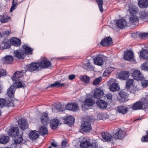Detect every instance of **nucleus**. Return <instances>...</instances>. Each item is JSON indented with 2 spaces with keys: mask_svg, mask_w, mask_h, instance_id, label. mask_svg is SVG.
<instances>
[{
  "mask_svg": "<svg viewBox=\"0 0 148 148\" xmlns=\"http://www.w3.org/2000/svg\"><path fill=\"white\" fill-rule=\"evenodd\" d=\"M139 19H118L114 20L112 22H111L110 26H112V28H114L116 25L118 27L122 29L127 26H130L132 25H136L139 23Z\"/></svg>",
  "mask_w": 148,
  "mask_h": 148,
  "instance_id": "1",
  "label": "nucleus"
},
{
  "mask_svg": "<svg viewBox=\"0 0 148 148\" xmlns=\"http://www.w3.org/2000/svg\"><path fill=\"white\" fill-rule=\"evenodd\" d=\"M95 103V101L89 96L86 98L84 104L82 106V108L83 110H86L89 109V107L93 105Z\"/></svg>",
  "mask_w": 148,
  "mask_h": 148,
  "instance_id": "2",
  "label": "nucleus"
},
{
  "mask_svg": "<svg viewBox=\"0 0 148 148\" xmlns=\"http://www.w3.org/2000/svg\"><path fill=\"white\" fill-rule=\"evenodd\" d=\"M108 84H111L109 87L111 91L114 92L119 90L120 88L118 84L115 79H110L108 82Z\"/></svg>",
  "mask_w": 148,
  "mask_h": 148,
  "instance_id": "3",
  "label": "nucleus"
},
{
  "mask_svg": "<svg viewBox=\"0 0 148 148\" xmlns=\"http://www.w3.org/2000/svg\"><path fill=\"white\" fill-rule=\"evenodd\" d=\"M129 11L131 15L129 18H138L137 15L138 9L137 7L133 5L129 6Z\"/></svg>",
  "mask_w": 148,
  "mask_h": 148,
  "instance_id": "4",
  "label": "nucleus"
},
{
  "mask_svg": "<svg viewBox=\"0 0 148 148\" xmlns=\"http://www.w3.org/2000/svg\"><path fill=\"white\" fill-rule=\"evenodd\" d=\"M39 63L40 67L41 68L46 69L51 66L52 64L51 62L46 58H42L41 61Z\"/></svg>",
  "mask_w": 148,
  "mask_h": 148,
  "instance_id": "5",
  "label": "nucleus"
},
{
  "mask_svg": "<svg viewBox=\"0 0 148 148\" xmlns=\"http://www.w3.org/2000/svg\"><path fill=\"white\" fill-rule=\"evenodd\" d=\"M40 67L39 63L33 62L25 66V71L33 72L37 70Z\"/></svg>",
  "mask_w": 148,
  "mask_h": 148,
  "instance_id": "6",
  "label": "nucleus"
},
{
  "mask_svg": "<svg viewBox=\"0 0 148 148\" xmlns=\"http://www.w3.org/2000/svg\"><path fill=\"white\" fill-rule=\"evenodd\" d=\"M89 142L86 140L83 141L80 143V146L82 148H98V144L97 142L93 143L92 144L89 145Z\"/></svg>",
  "mask_w": 148,
  "mask_h": 148,
  "instance_id": "7",
  "label": "nucleus"
},
{
  "mask_svg": "<svg viewBox=\"0 0 148 148\" xmlns=\"http://www.w3.org/2000/svg\"><path fill=\"white\" fill-rule=\"evenodd\" d=\"M125 136V132L121 129H118L116 130V133L113 135V137L116 139H121Z\"/></svg>",
  "mask_w": 148,
  "mask_h": 148,
  "instance_id": "8",
  "label": "nucleus"
},
{
  "mask_svg": "<svg viewBox=\"0 0 148 148\" xmlns=\"http://www.w3.org/2000/svg\"><path fill=\"white\" fill-rule=\"evenodd\" d=\"M148 108V106L147 105H144L141 101L135 103L132 106L133 109L135 110Z\"/></svg>",
  "mask_w": 148,
  "mask_h": 148,
  "instance_id": "9",
  "label": "nucleus"
},
{
  "mask_svg": "<svg viewBox=\"0 0 148 148\" xmlns=\"http://www.w3.org/2000/svg\"><path fill=\"white\" fill-rule=\"evenodd\" d=\"M134 53L133 52L131 51H127L125 53L124 58L125 60H132L133 63H135L136 61L133 60Z\"/></svg>",
  "mask_w": 148,
  "mask_h": 148,
  "instance_id": "10",
  "label": "nucleus"
},
{
  "mask_svg": "<svg viewBox=\"0 0 148 148\" xmlns=\"http://www.w3.org/2000/svg\"><path fill=\"white\" fill-rule=\"evenodd\" d=\"M132 76L134 79L140 81L144 77L143 74L138 70H135L133 72Z\"/></svg>",
  "mask_w": 148,
  "mask_h": 148,
  "instance_id": "11",
  "label": "nucleus"
},
{
  "mask_svg": "<svg viewBox=\"0 0 148 148\" xmlns=\"http://www.w3.org/2000/svg\"><path fill=\"white\" fill-rule=\"evenodd\" d=\"M65 108L69 110L76 111L78 109V106L75 103H71L67 104Z\"/></svg>",
  "mask_w": 148,
  "mask_h": 148,
  "instance_id": "12",
  "label": "nucleus"
},
{
  "mask_svg": "<svg viewBox=\"0 0 148 148\" xmlns=\"http://www.w3.org/2000/svg\"><path fill=\"white\" fill-rule=\"evenodd\" d=\"M8 135L12 137H14L17 136L19 134V129L18 127H14L10 129L8 132Z\"/></svg>",
  "mask_w": 148,
  "mask_h": 148,
  "instance_id": "13",
  "label": "nucleus"
},
{
  "mask_svg": "<svg viewBox=\"0 0 148 148\" xmlns=\"http://www.w3.org/2000/svg\"><path fill=\"white\" fill-rule=\"evenodd\" d=\"M82 129L86 132H88L91 130V127L90 123L88 122H84L81 125Z\"/></svg>",
  "mask_w": 148,
  "mask_h": 148,
  "instance_id": "14",
  "label": "nucleus"
},
{
  "mask_svg": "<svg viewBox=\"0 0 148 148\" xmlns=\"http://www.w3.org/2000/svg\"><path fill=\"white\" fill-rule=\"evenodd\" d=\"M132 36L134 38L136 37L137 36H138L140 39L145 40L148 38V33H139L137 32L132 34Z\"/></svg>",
  "mask_w": 148,
  "mask_h": 148,
  "instance_id": "15",
  "label": "nucleus"
},
{
  "mask_svg": "<svg viewBox=\"0 0 148 148\" xmlns=\"http://www.w3.org/2000/svg\"><path fill=\"white\" fill-rule=\"evenodd\" d=\"M112 43V39L110 37H108L104 38L100 43L101 45L104 46H108Z\"/></svg>",
  "mask_w": 148,
  "mask_h": 148,
  "instance_id": "16",
  "label": "nucleus"
},
{
  "mask_svg": "<svg viewBox=\"0 0 148 148\" xmlns=\"http://www.w3.org/2000/svg\"><path fill=\"white\" fill-rule=\"evenodd\" d=\"M14 54L15 56L18 59L23 58L25 56L24 51L23 50L21 49L14 51Z\"/></svg>",
  "mask_w": 148,
  "mask_h": 148,
  "instance_id": "17",
  "label": "nucleus"
},
{
  "mask_svg": "<svg viewBox=\"0 0 148 148\" xmlns=\"http://www.w3.org/2000/svg\"><path fill=\"white\" fill-rule=\"evenodd\" d=\"M129 76V72L127 71H122L119 73L118 78L123 80H126Z\"/></svg>",
  "mask_w": 148,
  "mask_h": 148,
  "instance_id": "18",
  "label": "nucleus"
},
{
  "mask_svg": "<svg viewBox=\"0 0 148 148\" xmlns=\"http://www.w3.org/2000/svg\"><path fill=\"white\" fill-rule=\"evenodd\" d=\"M18 124L20 128L23 130H24L28 127L27 122L24 119H19L18 121Z\"/></svg>",
  "mask_w": 148,
  "mask_h": 148,
  "instance_id": "19",
  "label": "nucleus"
},
{
  "mask_svg": "<svg viewBox=\"0 0 148 148\" xmlns=\"http://www.w3.org/2000/svg\"><path fill=\"white\" fill-rule=\"evenodd\" d=\"M103 92L101 90L96 88L94 92V96L95 98L100 99L103 97Z\"/></svg>",
  "mask_w": 148,
  "mask_h": 148,
  "instance_id": "20",
  "label": "nucleus"
},
{
  "mask_svg": "<svg viewBox=\"0 0 148 148\" xmlns=\"http://www.w3.org/2000/svg\"><path fill=\"white\" fill-rule=\"evenodd\" d=\"M60 121L57 119H53L50 122V126L53 129H56L59 125Z\"/></svg>",
  "mask_w": 148,
  "mask_h": 148,
  "instance_id": "21",
  "label": "nucleus"
},
{
  "mask_svg": "<svg viewBox=\"0 0 148 148\" xmlns=\"http://www.w3.org/2000/svg\"><path fill=\"white\" fill-rule=\"evenodd\" d=\"M2 60L4 64H11L13 61V58L11 56L8 55L3 58Z\"/></svg>",
  "mask_w": 148,
  "mask_h": 148,
  "instance_id": "22",
  "label": "nucleus"
},
{
  "mask_svg": "<svg viewBox=\"0 0 148 148\" xmlns=\"http://www.w3.org/2000/svg\"><path fill=\"white\" fill-rule=\"evenodd\" d=\"M93 61L95 64L101 66L103 64V60L102 58L99 56H98L93 59Z\"/></svg>",
  "mask_w": 148,
  "mask_h": 148,
  "instance_id": "23",
  "label": "nucleus"
},
{
  "mask_svg": "<svg viewBox=\"0 0 148 148\" xmlns=\"http://www.w3.org/2000/svg\"><path fill=\"white\" fill-rule=\"evenodd\" d=\"M74 118L71 116H68L65 119V123L68 124L70 126L74 124Z\"/></svg>",
  "mask_w": 148,
  "mask_h": 148,
  "instance_id": "24",
  "label": "nucleus"
},
{
  "mask_svg": "<svg viewBox=\"0 0 148 148\" xmlns=\"http://www.w3.org/2000/svg\"><path fill=\"white\" fill-rule=\"evenodd\" d=\"M138 5L141 8H146L148 6V0H138Z\"/></svg>",
  "mask_w": 148,
  "mask_h": 148,
  "instance_id": "25",
  "label": "nucleus"
},
{
  "mask_svg": "<svg viewBox=\"0 0 148 148\" xmlns=\"http://www.w3.org/2000/svg\"><path fill=\"white\" fill-rule=\"evenodd\" d=\"M14 83V87L16 88H22L25 86V85L24 83L21 82L20 79L15 80H12Z\"/></svg>",
  "mask_w": 148,
  "mask_h": 148,
  "instance_id": "26",
  "label": "nucleus"
},
{
  "mask_svg": "<svg viewBox=\"0 0 148 148\" xmlns=\"http://www.w3.org/2000/svg\"><path fill=\"white\" fill-rule=\"evenodd\" d=\"M41 121L42 123L44 125H47L48 123L49 120L47 113H43L41 117Z\"/></svg>",
  "mask_w": 148,
  "mask_h": 148,
  "instance_id": "27",
  "label": "nucleus"
},
{
  "mask_svg": "<svg viewBox=\"0 0 148 148\" xmlns=\"http://www.w3.org/2000/svg\"><path fill=\"white\" fill-rule=\"evenodd\" d=\"M101 135L105 141H110L111 140L112 136L108 133L107 132H102L101 133Z\"/></svg>",
  "mask_w": 148,
  "mask_h": 148,
  "instance_id": "28",
  "label": "nucleus"
},
{
  "mask_svg": "<svg viewBox=\"0 0 148 148\" xmlns=\"http://www.w3.org/2000/svg\"><path fill=\"white\" fill-rule=\"evenodd\" d=\"M10 42L14 46L16 47L19 46L21 44V41L18 39L16 38H13L11 39Z\"/></svg>",
  "mask_w": 148,
  "mask_h": 148,
  "instance_id": "29",
  "label": "nucleus"
},
{
  "mask_svg": "<svg viewBox=\"0 0 148 148\" xmlns=\"http://www.w3.org/2000/svg\"><path fill=\"white\" fill-rule=\"evenodd\" d=\"M15 91V88L13 86H11L8 90L7 94L10 97H13L14 96Z\"/></svg>",
  "mask_w": 148,
  "mask_h": 148,
  "instance_id": "30",
  "label": "nucleus"
},
{
  "mask_svg": "<svg viewBox=\"0 0 148 148\" xmlns=\"http://www.w3.org/2000/svg\"><path fill=\"white\" fill-rule=\"evenodd\" d=\"M39 136L38 132L36 131H31L29 135V138L32 140L35 139Z\"/></svg>",
  "mask_w": 148,
  "mask_h": 148,
  "instance_id": "31",
  "label": "nucleus"
},
{
  "mask_svg": "<svg viewBox=\"0 0 148 148\" xmlns=\"http://www.w3.org/2000/svg\"><path fill=\"white\" fill-rule=\"evenodd\" d=\"M23 48L25 50V54H31L32 53L33 49L30 48L27 45L25 44L23 46Z\"/></svg>",
  "mask_w": 148,
  "mask_h": 148,
  "instance_id": "32",
  "label": "nucleus"
},
{
  "mask_svg": "<svg viewBox=\"0 0 148 148\" xmlns=\"http://www.w3.org/2000/svg\"><path fill=\"white\" fill-rule=\"evenodd\" d=\"M119 95L120 97L119 100L121 102H124L126 101V99L127 97V95L123 90H122L120 92Z\"/></svg>",
  "mask_w": 148,
  "mask_h": 148,
  "instance_id": "33",
  "label": "nucleus"
},
{
  "mask_svg": "<svg viewBox=\"0 0 148 148\" xmlns=\"http://www.w3.org/2000/svg\"><path fill=\"white\" fill-rule=\"evenodd\" d=\"M97 104L99 106L102 108H106L108 104L105 101L101 100H98L97 102Z\"/></svg>",
  "mask_w": 148,
  "mask_h": 148,
  "instance_id": "34",
  "label": "nucleus"
},
{
  "mask_svg": "<svg viewBox=\"0 0 148 148\" xmlns=\"http://www.w3.org/2000/svg\"><path fill=\"white\" fill-rule=\"evenodd\" d=\"M138 18H148V13L145 10L140 11L139 12Z\"/></svg>",
  "mask_w": 148,
  "mask_h": 148,
  "instance_id": "35",
  "label": "nucleus"
},
{
  "mask_svg": "<svg viewBox=\"0 0 148 148\" xmlns=\"http://www.w3.org/2000/svg\"><path fill=\"white\" fill-rule=\"evenodd\" d=\"M117 110L119 113L124 114L127 112L128 110L125 106H120L117 107Z\"/></svg>",
  "mask_w": 148,
  "mask_h": 148,
  "instance_id": "36",
  "label": "nucleus"
},
{
  "mask_svg": "<svg viewBox=\"0 0 148 148\" xmlns=\"http://www.w3.org/2000/svg\"><path fill=\"white\" fill-rule=\"evenodd\" d=\"M114 68L112 67H109L106 68L103 74V76H108L109 74L114 70Z\"/></svg>",
  "mask_w": 148,
  "mask_h": 148,
  "instance_id": "37",
  "label": "nucleus"
},
{
  "mask_svg": "<svg viewBox=\"0 0 148 148\" xmlns=\"http://www.w3.org/2000/svg\"><path fill=\"white\" fill-rule=\"evenodd\" d=\"M140 56L145 60H148V50L144 49L141 52Z\"/></svg>",
  "mask_w": 148,
  "mask_h": 148,
  "instance_id": "38",
  "label": "nucleus"
},
{
  "mask_svg": "<svg viewBox=\"0 0 148 148\" xmlns=\"http://www.w3.org/2000/svg\"><path fill=\"white\" fill-rule=\"evenodd\" d=\"M22 75V74L21 72L17 71L14 73L13 76L11 78L12 80L20 79L19 78Z\"/></svg>",
  "mask_w": 148,
  "mask_h": 148,
  "instance_id": "39",
  "label": "nucleus"
},
{
  "mask_svg": "<svg viewBox=\"0 0 148 148\" xmlns=\"http://www.w3.org/2000/svg\"><path fill=\"white\" fill-rule=\"evenodd\" d=\"M23 139L21 136H20L18 137H16L14 139V142L15 144H12L11 145V147H12L13 146L15 147L16 148V145L15 144H18L20 143L22 141Z\"/></svg>",
  "mask_w": 148,
  "mask_h": 148,
  "instance_id": "40",
  "label": "nucleus"
},
{
  "mask_svg": "<svg viewBox=\"0 0 148 148\" xmlns=\"http://www.w3.org/2000/svg\"><path fill=\"white\" fill-rule=\"evenodd\" d=\"M39 131L40 134L43 135L47 134L48 133L47 129L45 126H41Z\"/></svg>",
  "mask_w": 148,
  "mask_h": 148,
  "instance_id": "41",
  "label": "nucleus"
},
{
  "mask_svg": "<svg viewBox=\"0 0 148 148\" xmlns=\"http://www.w3.org/2000/svg\"><path fill=\"white\" fill-rule=\"evenodd\" d=\"M134 80L133 79H130L127 80L126 82V88L127 89H130L131 87L134 85Z\"/></svg>",
  "mask_w": 148,
  "mask_h": 148,
  "instance_id": "42",
  "label": "nucleus"
},
{
  "mask_svg": "<svg viewBox=\"0 0 148 148\" xmlns=\"http://www.w3.org/2000/svg\"><path fill=\"white\" fill-rule=\"evenodd\" d=\"M8 40H5L2 42V46L3 49L9 48L10 47V42Z\"/></svg>",
  "mask_w": 148,
  "mask_h": 148,
  "instance_id": "43",
  "label": "nucleus"
},
{
  "mask_svg": "<svg viewBox=\"0 0 148 148\" xmlns=\"http://www.w3.org/2000/svg\"><path fill=\"white\" fill-rule=\"evenodd\" d=\"M79 78L81 81L85 83H88L90 82L89 77L86 75H81L79 77Z\"/></svg>",
  "mask_w": 148,
  "mask_h": 148,
  "instance_id": "44",
  "label": "nucleus"
},
{
  "mask_svg": "<svg viewBox=\"0 0 148 148\" xmlns=\"http://www.w3.org/2000/svg\"><path fill=\"white\" fill-rule=\"evenodd\" d=\"M9 140V138L8 136H3L0 138V143L2 144H5L8 143Z\"/></svg>",
  "mask_w": 148,
  "mask_h": 148,
  "instance_id": "45",
  "label": "nucleus"
},
{
  "mask_svg": "<svg viewBox=\"0 0 148 148\" xmlns=\"http://www.w3.org/2000/svg\"><path fill=\"white\" fill-rule=\"evenodd\" d=\"M5 106L10 107L14 106L13 102L11 99L5 100Z\"/></svg>",
  "mask_w": 148,
  "mask_h": 148,
  "instance_id": "46",
  "label": "nucleus"
},
{
  "mask_svg": "<svg viewBox=\"0 0 148 148\" xmlns=\"http://www.w3.org/2000/svg\"><path fill=\"white\" fill-rule=\"evenodd\" d=\"M64 84L61 83L59 81H57L54 83L51 84L50 87H60L64 86Z\"/></svg>",
  "mask_w": 148,
  "mask_h": 148,
  "instance_id": "47",
  "label": "nucleus"
},
{
  "mask_svg": "<svg viewBox=\"0 0 148 148\" xmlns=\"http://www.w3.org/2000/svg\"><path fill=\"white\" fill-rule=\"evenodd\" d=\"M96 1L100 11L101 12H102L103 11V0H96Z\"/></svg>",
  "mask_w": 148,
  "mask_h": 148,
  "instance_id": "48",
  "label": "nucleus"
},
{
  "mask_svg": "<svg viewBox=\"0 0 148 148\" xmlns=\"http://www.w3.org/2000/svg\"><path fill=\"white\" fill-rule=\"evenodd\" d=\"M96 1L100 11L101 12H102L103 11V0H96Z\"/></svg>",
  "mask_w": 148,
  "mask_h": 148,
  "instance_id": "49",
  "label": "nucleus"
},
{
  "mask_svg": "<svg viewBox=\"0 0 148 148\" xmlns=\"http://www.w3.org/2000/svg\"><path fill=\"white\" fill-rule=\"evenodd\" d=\"M102 80V77H101L97 78L95 79L93 82V84L95 86H97L101 82Z\"/></svg>",
  "mask_w": 148,
  "mask_h": 148,
  "instance_id": "50",
  "label": "nucleus"
},
{
  "mask_svg": "<svg viewBox=\"0 0 148 148\" xmlns=\"http://www.w3.org/2000/svg\"><path fill=\"white\" fill-rule=\"evenodd\" d=\"M53 111L54 112H59L62 111L61 106L60 104H57L55 106L54 108H52Z\"/></svg>",
  "mask_w": 148,
  "mask_h": 148,
  "instance_id": "51",
  "label": "nucleus"
},
{
  "mask_svg": "<svg viewBox=\"0 0 148 148\" xmlns=\"http://www.w3.org/2000/svg\"><path fill=\"white\" fill-rule=\"evenodd\" d=\"M141 101L144 105H147L148 106V95L141 98Z\"/></svg>",
  "mask_w": 148,
  "mask_h": 148,
  "instance_id": "52",
  "label": "nucleus"
},
{
  "mask_svg": "<svg viewBox=\"0 0 148 148\" xmlns=\"http://www.w3.org/2000/svg\"><path fill=\"white\" fill-rule=\"evenodd\" d=\"M142 85L143 88H146L148 86V80H147L145 79L144 77L141 80Z\"/></svg>",
  "mask_w": 148,
  "mask_h": 148,
  "instance_id": "53",
  "label": "nucleus"
},
{
  "mask_svg": "<svg viewBox=\"0 0 148 148\" xmlns=\"http://www.w3.org/2000/svg\"><path fill=\"white\" fill-rule=\"evenodd\" d=\"M84 63L85 66L84 67L86 69H88L91 68L92 66L89 61L88 60L84 61Z\"/></svg>",
  "mask_w": 148,
  "mask_h": 148,
  "instance_id": "54",
  "label": "nucleus"
},
{
  "mask_svg": "<svg viewBox=\"0 0 148 148\" xmlns=\"http://www.w3.org/2000/svg\"><path fill=\"white\" fill-rule=\"evenodd\" d=\"M127 90H129L130 92L133 93H134L136 91L138 90V88L137 86L134 85L132 86V87H130V89H128Z\"/></svg>",
  "mask_w": 148,
  "mask_h": 148,
  "instance_id": "55",
  "label": "nucleus"
},
{
  "mask_svg": "<svg viewBox=\"0 0 148 148\" xmlns=\"http://www.w3.org/2000/svg\"><path fill=\"white\" fill-rule=\"evenodd\" d=\"M141 69L146 71H148V62L144 63L141 66Z\"/></svg>",
  "mask_w": 148,
  "mask_h": 148,
  "instance_id": "56",
  "label": "nucleus"
},
{
  "mask_svg": "<svg viewBox=\"0 0 148 148\" xmlns=\"http://www.w3.org/2000/svg\"><path fill=\"white\" fill-rule=\"evenodd\" d=\"M18 4H16L12 3V6L11 7L10 12H12L16 8V6L18 5Z\"/></svg>",
  "mask_w": 148,
  "mask_h": 148,
  "instance_id": "57",
  "label": "nucleus"
},
{
  "mask_svg": "<svg viewBox=\"0 0 148 148\" xmlns=\"http://www.w3.org/2000/svg\"><path fill=\"white\" fill-rule=\"evenodd\" d=\"M141 140L143 142H148V132L147 135L142 137Z\"/></svg>",
  "mask_w": 148,
  "mask_h": 148,
  "instance_id": "58",
  "label": "nucleus"
},
{
  "mask_svg": "<svg viewBox=\"0 0 148 148\" xmlns=\"http://www.w3.org/2000/svg\"><path fill=\"white\" fill-rule=\"evenodd\" d=\"M113 97V95L111 93H108L106 95V97L107 99L110 100H112Z\"/></svg>",
  "mask_w": 148,
  "mask_h": 148,
  "instance_id": "59",
  "label": "nucleus"
},
{
  "mask_svg": "<svg viewBox=\"0 0 148 148\" xmlns=\"http://www.w3.org/2000/svg\"><path fill=\"white\" fill-rule=\"evenodd\" d=\"M5 100L3 99H0V107L5 106Z\"/></svg>",
  "mask_w": 148,
  "mask_h": 148,
  "instance_id": "60",
  "label": "nucleus"
},
{
  "mask_svg": "<svg viewBox=\"0 0 148 148\" xmlns=\"http://www.w3.org/2000/svg\"><path fill=\"white\" fill-rule=\"evenodd\" d=\"M99 115H101V116H102L101 117V119L103 120H104L105 119H106L107 118V114H99Z\"/></svg>",
  "mask_w": 148,
  "mask_h": 148,
  "instance_id": "61",
  "label": "nucleus"
},
{
  "mask_svg": "<svg viewBox=\"0 0 148 148\" xmlns=\"http://www.w3.org/2000/svg\"><path fill=\"white\" fill-rule=\"evenodd\" d=\"M8 21V19H0V25L2 23H4Z\"/></svg>",
  "mask_w": 148,
  "mask_h": 148,
  "instance_id": "62",
  "label": "nucleus"
},
{
  "mask_svg": "<svg viewBox=\"0 0 148 148\" xmlns=\"http://www.w3.org/2000/svg\"><path fill=\"white\" fill-rule=\"evenodd\" d=\"M75 77V75H74L72 74L69 76V79L71 80L73 79Z\"/></svg>",
  "mask_w": 148,
  "mask_h": 148,
  "instance_id": "63",
  "label": "nucleus"
},
{
  "mask_svg": "<svg viewBox=\"0 0 148 148\" xmlns=\"http://www.w3.org/2000/svg\"><path fill=\"white\" fill-rule=\"evenodd\" d=\"M66 141H63L62 142L61 145L62 147H65L66 145Z\"/></svg>",
  "mask_w": 148,
  "mask_h": 148,
  "instance_id": "64",
  "label": "nucleus"
}]
</instances>
